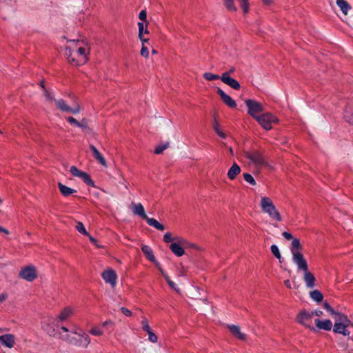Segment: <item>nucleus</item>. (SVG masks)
Returning <instances> with one entry per match:
<instances>
[{
    "label": "nucleus",
    "mask_w": 353,
    "mask_h": 353,
    "mask_svg": "<svg viewBox=\"0 0 353 353\" xmlns=\"http://www.w3.org/2000/svg\"><path fill=\"white\" fill-rule=\"evenodd\" d=\"M19 276L27 281L32 282L38 277V272L34 265H30L23 268L20 270Z\"/></svg>",
    "instance_id": "6e6552de"
},
{
    "label": "nucleus",
    "mask_w": 353,
    "mask_h": 353,
    "mask_svg": "<svg viewBox=\"0 0 353 353\" xmlns=\"http://www.w3.org/2000/svg\"><path fill=\"white\" fill-rule=\"evenodd\" d=\"M221 80L234 90H239L241 88L239 83L231 77H228V74H222Z\"/></svg>",
    "instance_id": "4468645a"
},
{
    "label": "nucleus",
    "mask_w": 353,
    "mask_h": 353,
    "mask_svg": "<svg viewBox=\"0 0 353 353\" xmlns=\"http://www.w3.org/2000/svg\"><path fill=\"white\" fill-rule=\"evenodd\" d=\"M302 249L303 247L299 239L297 238L293 239L291 243L290 251L292 254L293 261L296 265L306 261L301 253Z\"/></svg>",
    "instance_id": "20e7f679"
},
{
    "label": "nucleus",
    "mask_w": 353,
    "mask_h": 353,
    "mask_svg": "<svg viewBox=\"0 0 353 353\" xmlns=\"http://www.w3.org/2000/svg\"><path fill=\"white\" fill-rule=\"evenodd\" d=\"M343 117L347 123L353 125V100H351L346 105Z\"/></svg>",
    "instance_id": "dca6fc26"
},
{
    "label": "nucleus",
    "mask_w": 353,
    "mask_h": 353,
    "mask_svg": "<svg viewBox=\"0 0 353 353\" xmlns=\"http://www.w3.org/2000/svg\"><path fill=\"white\" fill-rule=\"evenodd\" d=\"M282 235L283 236V237L288 240H290V239H293L294 238L292 237V235L288 232H283Z\"/></svg>",
    "instance_id": "5fc2aeb1"
},
{
    "label": "nucleus",
    "mask_w": 353,
    "mask_h": 353,
    "mask_svg": "<svg viewBox=\"0 0 353 353\" xmlns=\"http://www.w3.org/2000/svg\"><path fill=\"white\" fill-rule=\"evenodd\" d=\"M89 148L91 150L93 157L96 159V161H97L103 167L107 168L108 165L105 158L101 155L97 148L92 144H90Z\"/></svg>",
    "instance_id": "f3484780"
},
{
    "label": "nucleus",
    "mask_w": 353,
    "mask_h": 353,
    "mask_svg": "<svg viewBox=\"0 0 353 353\" xmlns=\"http://www.w3.org/2000/svg\"><path fill=\"white\" fill-rule=\"evenodd\" d=\"M132 212L134 214L141 216L143 219L145 220L148 217L147 214L145 212L144 208L141 203L136 204L134 203H132Z\"/></svg>",
    "instance_id": "aec40b11"
},
{
    "label": "nucleus",
    "mask_w": 353,
    "mask_h": 353,
    "mask_svg": "<svg viewBox=\"0 0 353 353\" xmlns=\"http://www.w3.org/2000/svg\"><path fill=\"white\" fill-rule=\"evenodd\" d=\"M314 316L313 311H307L305 310H301L296 316V321L299 324L310 328L312 330H315L314 327L312 326V319Z\"/></svg>",
    "instance_id": "423d86ee"
},
{
    "label": "nucleus",
    "mask_w": 353,
    "mask_h": 353,
    "mask_svg": "<svg viewBox=\"0 0 353 353\" xmlns=\"http://www.w3.org/2000/svg\"><path fill=\"white\" fill-rule=\"evenodd\" d=\"M315 324L319 329L323 330L325 331H330L332 327V323L329 319L323 321H321L320 319H316Z\"/></svg>",
    "instance_id": "412c9836"
},
{
    "label": "nucleus",
    "mask_w": 353,
    "mask_h": 353,
    "mask_svg": "<svg viewBox=\"0 0 353 353\" xmlns=\"http://www.w3.org/2000/svg\"><path fill=\"white\" fill-rule=\"evenodd\" d=\"M73 313V310L70 307H65L59 314L57 319L59 321H64L69 319Z\"/></svg>",
    "instance_id": "b1692460"
},
{
    "label": "nucleus",
    "mask_w": 353,
    "mask_h": 353,
    "mask_svg": "<svg viewBox=\"0 0 353 353\" xmlns=\"http://www.w3.org/2000/svg\"><path fill=\"white\" fill-rule=\"evenodd\" d=\"M323 307L327 311L329 312L331 314H336V311L330 306V305L325 302L323 303Z\"/></svg>",
    "instance_id": "09e8293b"
},
{
    "label": "nucleus",
    "mask_w": 353,
    "mask_h": 353,
    "mask_svg": "<svg viewBox=\"0 0 353 353\" xmlns=\"http://www.w3.org/2000/svg\"><path fill=\"white\" fill-rule=\"evenodd\" d=\"M336 4L345 15H346L348 10L351 9V6L345 0H336Z\"/></svg>",
    "instance_id": "7c9ffc66"
},
{
    "label": "nucleus",
    "mask_w": 353,
    "mask_h": 353,
    "mask_svg": "<svg viewBox=\"0 0 353 353\" xmlns=\"http://www.w3.org/2000/svg\"><path fill=\"white\" fill-rule=\"evenodd\" d=\"M145 220L149 225L152 226L159 230L163 231L165 230V226L158 222L155 219L149 218L148 216Z\"/></svg>",
    "instance_id": "c85d7f7f"
},
{
    "label": "nucleus",
    "mask_w": 353,
    "mask_h": 353,
    "mask_svg": "<svg viewBox=\"0 0 353 353\" xmlns=\"http://www.w3.org/2000/svg\"><path fill=\"white\" fill-rule=\"evenodd\" d=\"M74 50H72L71 48V47H66L65 49V55L68 59V61L72 65H75V66H77V65H83V63H75L74 62H72V59H74V61L76 62V60H78V57L77 55H74Z\"/></svg>",
    "instance_id": "6ab92c4d"
},
{
    "label": "nucleus",
    "mask_w": 353,
    "mask_h": 353,
    "mask_svg": "<svg viewBox=\"0 0 353 353\" xmlns=\"http://www.w3.org/2000/svg\"><path fill=\"white\" fill-rule=\"evenodd\" d=\"M169 142H165L163 143L159 144L157 145L154 151V154H160L163 153V152L169 147Z\"/></svg>",
    "instance_id": "c9c22d12"
},
{
    "label": "nucleus",
    "mask_w": 353,
    "mask_h": 353,
    "mask_svg": "<svg viewBox=\"0 0 353 353\" xmlns=\"http://www.w3.org/2000/svg\"><path fill=\"white\" fill-rule=\"evenodd\" d=\"M101 276L106 283H109L112 287L116 285L117 275L114 270L108 269L103 271Z\"/></svg>",
    "instance_id": "9d476101"
},
{
    "label": "nucleus",
    "mask_w": 353,
    "mask_h": 353,
    "mask_svg": "<svg viewBox=\"0 0 353 353\" xmlns=\"http://www.w3.org/2000/svg\"><path fill=\"white\" fill-rule=\"evenodd\" d=\"M203 76V78L208 81L221 79V77L219 75L214 74L211 72H205Z\"/></svg>",
    "instance_id": "e433bc0d"
},
{
    "label": "nucleus",
    "mask_w": 353,
    "mask_h": 353,
    "mask_svg": "<svg viewBox=\"0 0 353 353\" xmlns=\"http://www.w3.org/2000/svg\"><path fill=\"white\" fill-rule=\"evenodd\" d=\"M0 343L8 348H12L15 344V337L11 334L1 335L0 336Z\"/></svg>",
    "instance_id": "2eb2a0df"
},
{
    "label": "nucleus",
    "mask_w": 353,
    "mask_h": 353,
    "mask_svg": "<svg viewBox=\"0 0 353 353\" xmlns=\"http://www.w3.org/2000/svg\"><path fill=\"white\" fill-rule=\"evenodd\" d=\"M76 329L70 334L63 336L62 339L70 345L77 347L86 348L90 343L89 336L82 330Z\"/></svg>",
    "instance_id": "f257e3e1"
},
{
    "label": "nucleus",
    "mask_w": 353,
    "mask_h": 353,
    "mask_svg": "<svg viewBox=\"0 0 353 353\" xmlns=\"http://www.w3.org/2000/svg\"><path fill=\"white\" fill-rule=\"evenodd\" d=\"M155 263L156 266L158 268V269L159 270V271L161 272V274H162L163 276H164V275H166V274L164 273V272H163V269L159 266V263H157V261H156V263Z\"/></svg>",
    "instance_id": "052dcab7"
},
{
    "label": "nucleus",
    "mask_w": 353,
    "mask_h": 353,
    "mask_svg": "<svg viewBox=\"0 0 353 353\" xmlns=\"http://www.w3.org/2000/svg\"><path fill=\"white\" fill-rule=\"evenodd\" d=\"M180 243L182 244V245H186L187 244V242L185 240H182L181 241H180Z\"/></svg>",
    "instance_id": "774afa93"
},
{
    "label": "nucleus",
    "mask_w": 353,
    "mask_h": 353,
    "mask_svg": "<svg viewBox=\"0 0 353 353\" xmlns=\"http://www.w3.org/2000/svg\"><path fill=\"white\" fill-rule=\"evenodd\" d=\"M297 268L300 270L304 272L303 281L308 288H313L315 285V277L314 274L308 271V265L307 261H304L296 264Z\"/></svg>",
    "instance_id": "0eeeda50"
},
{
    "label": "nucleus",
    "mask_w": 353,
    "mask_h": 353,
    "mask_svg": "<svg viewBox=\"0 0 353 353\" xmlns=\"http://www.w3.org/2000/svg\"><path fill=\"white\" fill-rule=\"evenodd\" d=\"M141 250L149 261L153 263H156V259L153 254V252L148 245H143L141 247Z\"/></svg>",
    "instance_id": "bb28decb"
},
{
    "label": "nucleus",
    "mask_w": 353,
    "mask_h": 353,
    "mask_svg": "<svg viewBox=\"0 0 353 353\" xmlns=\"http://www.w3.org/2000/svg\"><path fill=\"white\" fill-rule=\"evenodd\" d=\"M333 315L335 316L334 321L335 323H351L350 319H348L347 316L342 313L336 312V314Z\"/></svg>",
    "instance_id": "c756f323"
},
{
    "label": "nucleus",
    "mask_w": 353,
    "mask_h": 353,
    "mask_svg": "<svg viewBox=\"0 0 353 353\" xmlns=\"http://www.w3.org/2000/svg\"><path fill=\"white\" fill-rule=\"evenodd\" d=\"M148 334V339L152 343L157 342V336L152 332V330L147 332Z\"/></svg>",
    "instance_id": "49530a36"
},
{
    "label": "nucleus",
    "mask_w": 353,
    "mask_h": 353,
    "mask_svg": "<svg viewBox=\"0 0 353 353\" xmlns=\"http://www.w3.org/2000/svg\"><path fill=\"white\" fill-rule=\"evenodd\" d=\"M260 205L263 212L267 213L272 219L278 221H282L281 214L269 197H262Z\"/></svg>",
    "instance_id": "f03ea898"
},
{
    "label": "nucleus",
    "mask_w": 353,
    "mask_h": 353,
    "mask_svg": "<svg viewBox=\"0 0 353 353\" xmlns=\"http://www.w3.org/2000/svg\"><path fill=\"white\" fill-rule=\"evenodd\" d=\"M230 331L232 332V334L236 337L238 339L240 340H245V334L242 333L240 331V327L237 325H232L228 326Z\"/></svg>",
    "instance_id": "5701e85b"
},
{
    "label": "nucleus",
    "mask_w": 353,
    "mask_h": 353,
    "mask_svg": "<svg viewBox=\"0 0 353 353\" xmlns=\"http://www.w3.org/2000/svg\"><path fill=\"white\" fill-rule=\"evenodd\" d=\"M170 249L176 256H181L185 253L183 248L176 243H171Z\"/></svg>",
    "instance_id": "cd10ccee"
},
{
    "label": "nucleus",
    "mask_w": 353,
    "mask_h": 353,
    "mask_svg": "<svg viewBox=\"0 0 353 353\" xmlns=\"http://www.w3.org/2000/svg\"><path fill=\"white\" fill-rule=\"evenodd\" d=\"M8 298V294L6 293L0 294V303L4 302Z\"/></svg>",
    "instance_id": "6e6d98bb"
},
{
    "label": "nucleus",
    "mask_w": 353,
    "mask_h": 353,
    "mask_svg": "<svg viewBox=\"0 0 353 353\" xmlns=\"http://www.w3.org/2000/svg\"><path fill=\"white\" fill-rule=\"evenodd\" d=\"M75 228L78 230V232H80L81 234L85 235V236H89V233L86 231L83 224L81 222L78 221L77 223Z\"/></svg>",
    "instance_id": "4c0bfd02"
},
{
    "label": "nucleus",
    "mask_w": 353,
    "mask_h": 353,
    "mask_svg": "<svg viewBox=\"0 0 353 353\" xmlns=\"http://www.w3.org/2000/svg\"><path fill=\"white\" fill-rule=\"evenodd\" d=\"M44 330L47 332V333L51 336H54L56 335V331L55 329L53 328L52 326H50L49 324L46 325V327L44 328Z\"/></svg>",
    "instance_id": "37998d69"
},
{
    "label": "nucleus",
    "mask_w": 353,
    "mask_h": 353,
    "mask_svg": "<svg viewBox=\"0 0 353 353\" xmlns=\"http://www.w3.org/2000/svg\"><path fill=\"white\" fill-rule=\"evenodd\" d=\"M0 232H3L6 234H9V231L7 229H6V228H3L1 226H0Z\"/></svg>",
    "instance_id": "e2e57ef3"
},
{
    "label": "nucleus",
    "mask_w": 353,
    "mask_h": 353,
    "mask_svg": "<svg viewBox=\"0 0 353 353\" xmlns=\"http://www.w3.org/2000/svg\"><path fill=\"white\" fill-rule=\"evenodd\" d=\"M245 103L248 109V113L255 119L259 117L257 114L263 111V107L262 104L252 99H247L245 100Z\"/></svg>",
    "instance_id": "1a4fd4ad"
},
{
    "label": "nucleus",
    "mask_w": 353,
    "mask_h": 353,
    "mask_svg": "<svg viewBox=\"0 0 353 353\" xmlns=\"http://www.w3.org/2000/svg\"><path fill=\"white\" fill-rule=\"evenodd\" d=\"M141 54L145 58H148L149 56V50L148 48L144 46V44L142 45V48L141 50Z\"/></svg>",
    "instance_id": "de8ad7c7"
},
{
    "label": "nucleus",
    "mask_w": 353,
    "mask_h": 353,
    "mask_svg": "<svg viewBox=\"0 0 353 353\" xmlns=\"http://www.w3.org/2000/svg\"><path fill=\"white\" fill-rule=\"evenodd\" d=\"M89 237V239L90 241L93 243L97 248H101L100 245H99L97 243V239H94V237H92V236H90V234H89V236H88Z\"/></svg>",
    "instance_id": "4d7b16f0"
},
{
    "label": "nucleus",
    "mask_w": 353,
    "mask_h": 353,
    "mask_svg": "<svg viewBox=\"0 0 353 353\" xmlns=\"http://www.w3.org/2000/svg\"><path fill=\"white\" fill-rule=\"evenodd\" d=\"M350 325V323H334L333 331L335 333L342 334L344 336H347L350 334V332L347 330V327Z\"/></svg>",
    "instance_id": "a211bd4d"
},
{
    "label": "nucleus",
    "mask_w": 353,
    "mask_h": 353,
    "mask_svg": "<svg viewBox=\"0 0 353 353\" xmlns=\"http://www.w3.org/2000/svg\"><path fill=\"white\" fill-rule=\"evenodd\" d=\"M164 278L165 279L168 284L173 289L176 290V284L172 281L170 279V277L168 275H164Z\"/></svg>",
    "instance_id": "603ef678"
},
{
    "label": "nucleus",
    "mask_w": 353,
    "mask_h": 353,
    "mask_svg": "<svg viewBox=\"0 0 353 353\" xmlns=\"http://www.w3.org/2000/svg\"><path fill=\"white\" fill-rule=\"evenodd\" d=\"M240 172L241 168L236 163H234L228 170V176L230 180H234Z\"/></svg>",
    "instance_id": "a878e982"
},
{
    "label": "nucleus",
    "mask_w": 353,
    "mask_h": 353,
    "mask_svg": "<svg viewBox=\"0 0 353 353\" xmlns=\"http://www.w3.org/2000/svg\"><path fill=\"white\" fill-rule=\"evenodd\" d=\"M121 311L122 312V313L127 316H130L132 315V312L130 310H129L128 308H125V307H121Z\"/></svg>",
    "instance_id": "864d4df0"
},
{
    "label": "nucleus",
    "mask_w": 353,
    "mask_h": 353,
    "mask_svg": "<svg viewBox=\"0 0 353 353\" xmlns=\"http://www.w3.org/2000/svg\"><path fill=\"white\" fill-rule=\"evenodd\" d=\"M139 18L141 21L145 23V34H149V31L148 30L149 21L147 20V12L145 10H143L140 12Z\"/></svg>",
    "instance_id": "473e14b6"
},
{
    "label": "nucleus",
    "mask_w": 353,
    "mask_h": 353,
    "mask_svg": "<svg viewBox=\"0 0 353 353\" xmlns=\"http://www.w3.org/2000/svg\"><path fill=\"white\" fill-rule=\"evenodd\" d=\"M284 284L288 288H292V286H291V283H290V280H285L284 281Z\"/></svg>",
    "instance_id": "680f3d73"
},
{
    "label": "nucleus",
    "mask_w": 353,
    "mask_h": 353,
    "mask_svg": "<svg viewBox=\"0 0 353 353\" xmlns=\"http://www.w3.org/2000/svg\"><path fill=\"white\" fill-rule=\"evenodd\" d=\"M70 171L72 176H77L79 178H80L82 174L83 173V171L79 170L76 166H74V165H72L70 168Z\"/></svg>",
    "instance_id": "ea45409f"
},
{
    "label": "nucleus",
    "mask_w": 353,
    "mask_h": 353,
    "mask_svg": "<svg viewBox=\"0 0 353 353\" xmlns=\"http://www.w3.org/2000/svg\"><path fill=\"white\" fill-rule=\"evenodd\" d=\"M310 297L315 301L319 303L323 301V294L318 290H314L310 293Z\"/></svg>",
    "instance_id": "2f4dec72"
},
{
    "label": "nucleus",
    "mask_w": 353,
    "mask_h": 353,
    "mask_svg": "<svg viewBox=\"0 0 353 353\" xmlns=\"http://www.w3.org/2000/svg\"><path fill=\"white\" fill-rule=\"evenodd\" d=\"M243 178H244L245 181H247L248 183H249L250 185H256V181H255L254 179L253 178V176L250 174L244 173Z\"/></svg>",
    "instance_id": "79ce46f5"
},
{
    "label": "nucleus",
    "mask_w": 353,
    "mask_h": 353,
    "mask_svg": "<svg viewBox=\"0 0 353 353\" xmlns=\"http://www.w3.org/2000/svg\"><path fill=\"white\" fill-rule=\"evenodd\" d=\"M244 157L249 159L252 163H254L257 167L268 165V163L265 161L262 154L258 150H252L245 151Z\"/></svg>",
    "instance_id": "39448f33"
},
{
    "label": "nucleus",
    "mask_w": 353,
    "mask_h": 353,
    "mask_svg": "<svg viewBox=\"0 0 353 353\" xmlns=\"http://www.w3.org/2000/svg\"><path fill=\"white\" fill-rule=\"evenodd\" d=\"M55 103L57 108L59 110H61L62 112H72L74 114H77L80 110V107L79 105H77V108L73 109L69 105H68L63 99L55 101Z\"/></svg>",
    "instance_id": "f8f14e48"
},
{
    "label": "nucleus",
    "mask_w": 353,
    "mask_h": 353,
    "mask_svg": "<svg viewBox=\"0 0 353 353\" xmlns=\"http://www.w3.org/2000/svg\"><path fill=\"white\" fill-rule=\"evenodd\" d=\"M67 121L72 125H77L81 128L82 130L86 131L89 130V128L87 125V121L85 119H83L81 122H79L77 119H75L72 117H69L67 118Z\"/></svg>",
    "instance_id": "4be33fe9"
},
{
    "label": "nucleus",
    "mask_w": 353,
    "mask_h": 353,
    "mask_svg": "<svg viewBox=\"0 0 353 353\" xmlns=\"http://www.w3.org/2000/svg\"><path fill=\"white\" fill-rule=\"evenodd\" d=\"M263 3L267 6H270L272 3V0H262Z\"/></svg>",
    "instance_id": "0e129e2a"
},
{
    "label": "nucleus",
    "mask_w": 353,
    "mask_h": 353,
    "mask_svg": "<svg viewBox=\"0 0 353 353\" xmlns=\"http://www.w3.org/2000/svg\"><path fill=\"white\" fill-rule=\"evenodd\" d=\"M138 26H139V37L143 44L144 43L148 41V39L144 38V37L143 35V23H138Z\"/></svg>",
    "instance_id": "a19ab883"
},
{
    "label": "nucleus",
    "mask_w": 353,
    "mask_h": 353,
    "mask_svg": "<svg viewBox=\"0 0 353 353\" xmlns=\"http://www.w3.org/2000/svg\"><path fill=\"white\" fill-rule=\"evenodd\" d=\"M90 333L94 336H101L103 332L97 327H93L90 330Z\"/></svg>",
    "instance_id": "a18cd8bd"
},
{
    "label": "nucleus",
    "mask_w": 353,
    "mask_h": 353,
    "mask_svg": "<svg viewBox=\"0 0 353 353\" xmlns=\"http://www.w3.org/2000/svg\"><path fill=\"white\" fill-rule=\"evenodd\" d=\"M256 120L265 130L272 129L274 125L278 124L279 122L278 117L270 112L262 114L258 117Z\"/></svg>",
    "instance_id": "7ed1b4c3"
},
{
    "label": "nucleus",
    "mask_w": 353,
    "mask_h": 353,
    "mask_svg": "<svg viewBox=\"0 0 353 353\" xmlns=\"http://www.w3.org/2000/svg\"><path fill=\"white\" fill-rule=\"evenodd\" d=\"M80 178L87 185L92 186V187L94 186V183L93 180L90 178V175L88 173L83 172V173L82 174V175Z\"/></svg>",
    "instance_id": "f704fd0d"
},
{
    "label": "nucleus",
    "mask_w": 353,
    "mask_h": 353,
    "mask_svg": "<svg viewBox=\"0 0 353 353\" xmlns=\"http://www.w3.org/2000/svg\"><path fill=\"white\" fill-rule=\"evenodd\" d=\"M61 330L65 332H69V329L65 326H62L61 327Z\"/></svg>",
    "instance_id": "338daca9"
},
{
    "label": "nucleus",
    "mask_w": 353,
    "mask_h": 353,
    "mask_svg": "<svg viewBox=\"0 0 353 353\" xmlns=\"http://www.w3.org/2000/svg\"><path fill=\"white\" fill-rule=\"evenodd\" d=\"M44 95L46 98V99L48 101H55L56 100L54 99V97L51 95V94L48 92V90H44Z\"/></svg>",
    "instance_id": "3c124183"
},
{
    "label": "nucleus",
    "mask_w": 353,
    "mask_h": 353,
    "mask_svg": "<svg viewBox=\"0 0 353 353\" xmlns=\"http://www.w3.org/2000/svg\"><path fill=\"white\" fill-rule=\"evenodd\" d=\"M74 55H77L78 60H76V62L72 59V62L75 63H85L88 60V55L86 52V49L83 47H79L77 50H74Z\"/></svg>",
    "instance_id": "ddd939ff"
},
{
    "label": "nucleus",
    "mask_w": 353,
    "mask_h": 353,
    "mask_svg": "<svg viewBox=\"0 0 353 353\" xmlns=\"http://www.w3.org/2000/svg\"><path fill=\"white\" fill-rule=\"evenodd\" d=\"M57 185L60 192L63 196H68L72 194L77 192L76 190L70 188L62 184L61 182H59Z\"/></svg>",
    "instance_id": "393cba45"
},
{
    "label": "nucleus",
    "mask_w": 353,
    "mask_h": 353,
    "mask_svg": "<svg viewBox=\"0 0 353 353\" xmlns=\"http://www.w3.org/2000/svg\"><path fill=\"white\" fill-rule=\"evenodd\" d=\"M223 3L228 11L236 12L237 10V8L234 3V0H223Z\"/></svg>",
    "instance_id": "72a5a7b5"
},
{
    "label": "nucleus",
    "mask_w": 353,
    "mask_h": 353,
    "mask_svg": "<svg viewBox=\"0 0 353 353\" xmlns=\"http://www.w3.org/2000/svg\"><path fill=\"white\" fill-rule=\"evenodd\" d=\"M39 85L41 87V88L43 91L47 90L45 86V81L43 80L40 81Z\"/></svg>",
    "instance_id": "bf43d9fd"
},
{
    "label": "nucleus",
    "mask_w": 353,
    "mask_h": 353,
    "mask_svg": "<svg viewBox=\"0 0 353 353\" xmlns=\"http://www.w3.org/2000/svg\"><path fill=\"white\" fill-rule=\"evenodd\" d=\"M272 254L281 262V255L279 252V248L276 245H272L270 248Z\"/></svg>",
    "instance_id": "58836bf2"
},
{
    "label": "nucleus",
    "mask_w": 353,
    "mask_h": 353,
    "mask_svg": "<svg viewBox=\"0 0 353 353\" xmlns=\"http://www.w3.org/2000/svg\"><path fill=\"white\" fill-rule=\"evenodd\" d=\"M163 241L165 243H170L173 241V239L172 238V234L170 232H167L163 236Z\"/></svg>",
    "instance_id": "8fccbe9b"
},
{
    "label": "nucleus",
    "mask_w": 353,
    "mask_h": 353,
    "mask_svg": "<svg viewBox=\"0 0 353 353\" xmlns=\"http://www.w3.org/2000/svg\"><path fill=\"white\" fill-rule=\"evenodd\" d=\"M216 93L221 97L222 101L229 108H235L236 107V101L232 99L229 95L225 94L221 88H218Z\"/></svg>",
    "instance_id": "9b49d317"
},
{
    "label": "nucleus",
    "mask_w": 353,
    "mask_h": 353,
    "mask_svg": "<svg viewBox=\"0 0 353 353\" xmlns=\"http://www.w3.org/2000/svg\"><path fill=\"white\" fill-rule=\"evenodd\" d=\"M235 71V68L234 67H232L228 71H226L223 72V74H228V77H230V74H232Z\"/></svg>",
    "instance_id": "13d9d810"
},
{
    "label": "nucleus",
    "mask_w": 353,
    "mask_h": 353,
    "mask_svg": "<svg viewBox=\"0 0 353 353\" xmlns=\"http://www.w3.org/2000/svg\"><path fill=\"white\" fill-rule=\"evenodd\" d=\"M142 328L145 332H149L151 330L150 327L148 324V321L145 318H143L141 321Z\"/></svg>",
    "instance_id": "c03bdc74"
},
{
    "label": "nucleus",
    "mask_w": 353,
    "mask_h": 353,
    "mask_svg": "<svg viewBox=\"0 0 353 353\" xmlns=\"http://www.w3.org/2000/svg\"><path fill=\"white\" fill-rule=\"evenodd\" d=\"M313 312L314 313V315L318 316H321L323 314V312L321 310H316Z\"/></svg>",
    "instance_id": "69168bd1"
}]
</instances>
